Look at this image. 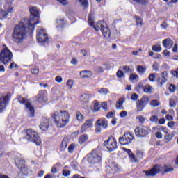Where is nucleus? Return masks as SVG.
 I'll return each mask as SVG.
<instances>
[{"mask_svg": "<svg viewBox=\"0 0 178 178\" xmlns=\"http://www.w3.org/2000/svg\"><path fill=\"white\" fill-rule=\"evenodd\" d=\"M136 22V26H140V27L143 26V19L140 17H135Z\"/></svg>", "mask_w": 178, "mask_h": 178, "instance_id": "obj_37", "label": "nucleus"}, {"mask_svg": "<svg viewBox=\"0 0 178 178\" xmlns=\"http://www.w3.org/2000/svg\"><path fill=\"white\" fill-rule=\"evenodd\" d=\"M169 105L170 108H175V106H176V102H175L173 99H170Z\"/></svg>", "mask_w": 178, "mask_h": 178, "instance_id": "obj_58", "label": "nucleus"}, {"mask_svg": "<svg viewBox=\"0 0 178 178\" xmlns=\"http://www.w3.org/2000/svg\"><path fill=\"white\" fill-rule=\"evenodd\" d=\"M93 109L95 112H98L101 109V106H99V102L95 101L92 103Z\"/></svg>", "mask_w": 178, "mask_h": 178, "instance_id": "obj_31", "label": "nucleus"}, {"mask_svg": "<svg viewBox=\"0 0 178 178\" xmlns=\"http://www.w3.org/2000/svg\"><path fill=\"white\" fill-rule=\"evenodd\" d=\"M170 73L173 77H176V79H178V69L176 70H171Z\"/></svg>", "mask_w": 178, "mask_h": 178, "instance_id": "obj_51", "label": "nucleus"}, {"mask_svg": "<svg viewBox=\"0 0 178 178\" xmlns=\"http://www.w3.org/2000/svg\"><path fill=\"white\" fill-rule=\"evenodd\" d=\"M136 155L138 158H140V159H143L144 153L142 151L138 150V151H136Z\"/></svg>", "mask_w": 178, "mask_h": 178, "instance_id": "obj_54", "label": "nucleus"}, {"mask_svg": "<svg viewBox=\"0 0 178 178\" xmlns=\"http://www.w3.org/2000/svg\"><path fill=\"white\" fill-rule=\"evenodd\" d=\"M110 167L111 168V169H113V170H114L115 172H119V170H120V168H119V165H118V164L115 162H112L110 164Z\"/></svg>", "mask_w": 178, "mask_h": 178, "instance_id": "obj_30", "label": "nucleus"}, {"mask_svg": "<svg viewBox=\"0 0 178 178\" xmlns=\"http://www.w3.org/2000/svg\"><path fill=\"white\" fill-rule=\"evenodd\" d=\"M37 33V40L38 42H40L41 44H47V42H49V37H48V33H47L45 29H38Z\"/></svg>", "mask_w": 178, "mask_h": 178, "instance_id": "obj_10", "label": "nucleus"}, {"mask_svg": "<svg viewBox=\"0 0 178 178\" xmlns=\"http://www.w3.org/2000/svg\"><path fill=\"white\" fill-rule=\"evenodd\" d=\"M175 168L170 164H165L163 166L161 165H156L151 170L148 171H143V173H145L147 177L156 176V173H170V172H173Z\"/></svg>", "mask_w": 178, "mask_h": 178, "instance_id": "obj_4", "label": "nucleus"}, {"mask_svg": "<svg viewBox=\"0 0 178 178\" xmlns=\"http://www.w3.org/2000/svg\"><path fill=\"white\" fill-rule=\"evenodd\" d=\"M152 90V88L151 86H149V85H146V86H144V88H143V91H144L146 94H151Z\"/></svg>", "mask_w": 178, "mask_h": 178, "instance_id": "obj_35", "label": "nucleus"}, {"mask_svg": "<svg viewBox=\"0 0 178 178\" xmlns=\"http://www.w3.org/2000/svg\"><path fill=\"white\" fill-rule=\"evenodd\" d=\"M136 3H140V5H145L147 3V0H132Z\"/></svg>", "mask_w": 178, "mask_h": 178, "instance_id": "obj_50", "label": "nucleus"}, {"mask_svg": "<svg viewBox=\"0 0 178 178\" xmlns=\"http://www.w3.org/2000/svg\"><path fill=\"white\" fill-rule=\"evenodd\" d=\"M116 76L118 79H122L124 76V73L122 70H118L116 73Z\"/></svg>", "mask_w": 178, "mask_h": 178, "instance_id": "obj_48", "label": "nucleus"}, {"mask_svg": "<svg viewBox=\"0 0 178 178\" xmlns=\"http://www.w3.org/2000/svg\"><path fill=\"white\" fill-rule=\"evenodd\" d=\"M134 131L137 137H147L149 134L151 129H149V127L142 126L136 127Z\"/></svg>", "mask_w": 178, "mask_h": 178, "instance_id": "obj_11", "label": "nucleus"}, {"mask_svg": "<svg viewBox=\"0 0 178 178\" xmlns=\"http://www.w3.org/2000/svg\"><path fill=\"white\" fill-rule=\"evenodd\" d=\"M98 92L102 95H106V94L108 92V90L107 88H100L99 89Z\"/></svg>", "mask_w": 178, "mask_h": 178, "instance_id": "obj_40", "label": "nucleus"}, {"mask_svg": "<svg viewBox=\"0 0 178 178\" xmlns=\"http://www.w3.org/2000/svg\"><path fill=\"white\" fill-rule=\"evenodd\" d=\"M96 72H97V73H104V67L102 66H97L96 67Z\"/></svg>", "mask_w": 178, "mask_h": 178, "instance_id": "obj_59", "label": "nucleus"}, {"mask_svg": "<svg viewBox=\"0 0 178 178\" xmlns=\"http://www.w3.org/2000/svg\"><path fill=\"white\" fill-rule=\"evenodd\" d=\"M131 99H132V101H137V99H138V95L136 93L132 94Z\"/></svg>", "mask_w": 178, "mask_h": 178, "instance_id": "obj_60", "label": "nucleus"}, {"mask_svg": "<svg viewBox=\"0 0 178 178\" xmlns=\"http://www.w3.org/2000/svg\"><path fill=\"white\" fill-rule=\"evenodd\" d=\"M152 51H154V52H161L162 51V48L159 45H154L152 48Z\"/></svg>", "mask_w": 178, "mask_h": 178, "instance_id": "obj_42", "label": "nucleus"}, {"mask_svg": "<svg viewBox=\"0 0 178 178\" xmlns=\"http://www.w3.org/2000/svg\"><path fill=\"white\" fill-rule=\"evenodd\" d=\"M29 11L31 14L30 19L25 18L23 20H27L28 29L31 31H34V26L40 23V11L38 8L35 6H29Z\"/></svg>", "mask_w": 178, "mask_h": 178, "instance_id": "obj_3", "label": "nucleus"}, {"mask_svg": "<svg viewBox=\"0 0 178 178\" xmlns=\"http://www.w3.org/2000/svg\"><path fill=\"white\" fill-rule=\"evenodd\" d=\"M149 120L152 123H155V122H158V120H159L158 115H152V116H151Z\"/></svg>", "mask_w": 178, "mask_h": 178, "instance_id": "obj_47", "label": "nucleus"}, {"mask_svg": "<svg viewBox=\"0 0 178 178\" xmlns=\"http://www.w3.org/2000/svg\"><path fill=\"white\" fill-rule=\"evenodd\" d=\"M13 58V54L8 49L6 44H3V49L0 52V61L3 65H8L10 62H12Z\"/></svg>", "mask_w": 178, "mask_h": 178, "instance_id": "obj_7", "label": "nucleus"}, {"mask_svg": "<svg viewBox=\"0 0 178 178\" xmlns=\"http://www.w3.org/2000/svg\"><path fill=\"white\" fill-rule=\"evenodd\" d=\"M63 175L65 177H67V176H70V171H69L67 170H63Z\"/></svg>", "mask_w": 178, "mask_h": 178, "instance_id": "obj_56", "label": "nucleus"}, {"mask_svg": "<svg viewBox=\"0 0 178 178\" xmlns=\"http://www.w3.org/2000/svg\"><path fill=\"white\" fill-rule=\"evenodd\" d=\"M134 136L133 134L127 132L119 138V142L122 145H129L133 141Z\"/></svg>", "mask_w": 178, "mask_h": 178, "instance_id": "obj_13", "label": "nucleus"}, {"mask_svg": "<svg viewBox=\"0 0 178 178\" xmlns=\"http://www.w3.org/2000/svg\"><path fill=\"white\" fill-rule=\"evenodd\" d=\"M150 104L151 106L156 108L157 106H159V105H161V103L158 100H152L151 101Z\"/></svg>", "mask_w": 178, "mask_h": 178, "instance_id": "obj_39", "label": "nucleus"}, {"mask_svg": "<svg viewBox=\"0 0 178 178\" xmlns=\"http://www.w3.org/2000/svg\"><path fill=\"white\" fill-rule=\"evenodd\" d=\"M36 99L39 102H47V101H48L47 92L45 91L39 92L38 95L36 96Z\"/></svg>", "mask_w": 178, "mask_h": 178, "instance_id": "obj_21", "label": "nucleus"}, {"mask_svg": "<svg viewBox=\"0 0 178 178\" xmlns=\"http://www.w3.org/2000/svg\"><path fill=\"white\" fill-rule=\"evenodd\" d=\"M29 21L27 19H22L13 29L12 34L13 41L17 44H22L23 40L26 38L27 33H33V31L29 29L27 24Z\"/></svg>", "mask_w": 178, "mask_h": 178, "instance_id": "obj_1", "label": "nucleus"}, {"mask_svg": "<svg viewBox=\"0 0 178 178\" xmlns=\"http://www.w3.org/2000/svg\"><path fill=\"white\" fill-rule=\"evenodd\" d=\"M73 84H74V82H72V81L70 80H68L66 83V86L68 88V90H72L73 88Z\"/></svg>", "mask_w": 178, "mask_h": 178, "instance_id": "obj_45", "label": "nucleus"}, {"mask_svg": "<svg viewBox=\"0 0 178 178\" xmlns=\"http://www.w3.org/2000/svg\"><path fill=\"white\" fill-rule=\"evenodd\" d=\"M87 158L90 163H99L102 161V153L99 149H96L92 150L91 154H88Z\"/></svg>", "mask_w": 178, "mask_h": 178, "instance_id": "obj_8", "label": "nucleus"}, {"mask_svg": "<svg viewBox=\"0 0 178 178\" xmlns=\"http://www.w3.org/2000/svg\"><path fill=\"white\" fill-rule=\"evenodd\" d=\"M79 74L82 79H88L92 76V74L88 70L81 71Z\"/></svg>", "mask_w": 178, "mask_h": 178, "instance_id": "obj_24", "label": "nucleus"}, {"mask_svg": "<svg viewBox=\"0 0 178 178\" xmlns=\"http://www.w3.org/2000/svg\"><path fill=\"white\" fill-rule=\"evenodd\" d=\"M137 120H139L140 123H144L147 120V118H144L143 115H139L136 117Z\"/></svg>", "mask_w": 178, "mask_h": 178, "instance_id": "obj_46", "label": "nucleus"}, {"mask_svg": "<svg viewBox=\"0 0 178 178\" xmlns=\"http://www.w3.org/2000/svg\"><path fill=\"white\" fill-rule=\"evenodd\" d=\"M104 145L108 149V151L113 152L118 148L116 140L113 138H110L104 141Z\"/></svg>", "mask_w": 178, "mask_h": 178, "instance_id": "obj_15", "label": "nucleus"}, {"mask_svg": "<svg viewBox=\"0 0 178 178\" xmlns=\"http://www.w3.org/2000/svg\"><path fill=\"white\" fill-rule=\"evenodd\" d=\"M130 80H137L138 81V75L137 74H131L129 76Z\"/></svg>", "mask_w": 178, "mask_h": 178, "instance_id": "obj_49", "label": "nucleus"}, {"mask_svg": "<svg viewBox=\"0 0 178 178\" xmlns=\"http://www.w3.org/2000/svg\"><path fill=\"white\" fill-rule=\"evenodd\" d=\"M156 79V76L155 74H151L149 76V81H151L152 83H154L155 80Z\"/></svg>", "mask_w": 178, "mask_h": 178, "instance_id": "obj_44", "label": "nucleus"}, {"mask_svg": "<svg viewBox=\"0 0 178 178\" xmlns=\"http://www.w3.org/2000/svg\"><path fill=\"white\" fill-rule=\"evenodd\" d=\"M49 128V119L47 118H42L40 121V129L43 131H47Z\"/></svg>", "mask_w": 178, "mask_h": 178, "instance_id": "obj_18", "label": "nucleus"}, {"mask_svg": "<svg viewBox=\"0 0 178 178\" xmlns=\"http://www.w3.org/2000/svg\"><path fill=\"white\" fill-rule=\"evenodd\" d=\"M53 95L54 97H56V98H60V97H63V92H62L58 89H56L54 91Z\"/></svg>", "mask_w": 178, "mask_h": 178, "instance_id": "obj_32", "label": "nucleus"}, {"mask_svg": "<svg viewBox=\"0 0 178 178\" xmlns=\"http://www.w3.org/2000/svg\"><path fill=\"white\" fill-rule=\"evenodd\" d=\"M149 101L148 97H143L141 99L138 100L136 102V109L138 112H141L144 108H145V105H147Z\"/></svg>", "mask_w": 178, "mask_h": 178, "instance_id": "obj_16", "label": "nucleus"}, {"mask_svg": "<svg viewBox=\"0 0 178 178\" xmlns=\"http://www.w3.org/2000/svg\"><path fill=\"white\" fill-rule=\"evenodd\" d=\"M76 116L78 122L80 123H83V122H84V115H83L80 111H76Z\"/></svg>", "mask_w": 178, "mask_h": 178, "instance_id": "obj_26", "label": "nucleus"}, {"mask_svg": "<svg viewBox=\"0 0 178 178\" xmlns=\"http://www.w3.org/2000/svg\"><path fill=\"white\" fill-rule=\"evenodd\" d=\"M74 149V145L72 144L68 147V151L69 152H73Z\"/></svg>", "mask_w": 178, "mask_h": 178, "instance_id": "obj_63", "label": "nucleus"}, {"mask_svg": "<svg viewBox=\"0 0 178 178\" xmlns=\"http://www.w3.org/2000/svg\"><path fill=\"white\" fill-rule=\"evenodd\" d=\"M10 13H13V7L11 6L5 5L3 9L0 10V20L6 19L8 15Z\"/></svg>", "mask_w": 178, "mask_h": 178, "instance_id": "obj_14", "label": "nucleus"}, {"mask_svg": "<svg viewBox=\"0 0 178 178\" xmlns=\"http://www.w3.org/2000/svg\"><path fill=\"white\" fill-rule=\"evenodd\" d=\"M173 139V135L168 134L165 137V140L167 143H169V141H172Z\"/></svg>", "mask_w": 178, "mask_h": 178, "instance_id": "obj_52", "label": "nucleus"}, {"mask_svg": "<svg viewBox=\"0 0 178 178\" xmlns=\"http://www.w3.org/2000/svg\"><path fill=\"white\" fill-rule=\"evenodd\" d=\"M92 120H86L81 127V133H85L88 129L93 127Z\"/></svg>", "mask_w": 178, "mask_h": 178, "instance_id": "obj_19", "label": "nucleus"}, {"mask_svg": "<svg viewBox=\"0 0 178 178\" xmlns=\"http://www.w3.org/2000/svg\"><path fill=\"white\" fill-rule=\"evenodd\" d=\"M79 1L83 9H86L87 6H88V1L87 0H79Z\"/></svg>", "mask_w": 178, "mask_h": 178, "instance_id": "obj_38", "label": "nucleus"}, {"mask_svg": "<svg viewBox=\"0 0 178 178\" xmlns=\"http://www.w3.org/2000/svg\"><path fill=\"white\" fill-rule=\"evenodd\" d=\"M129 158L131 162H132L133 163L138 162V159L136 158V155L134 154H130Z\"/></svg>", "mask_w": 178, "mask_h": 178, "instance_id": "obj_41", "label": "nucleus"}, {"mask_svg": "<svg viewBox=\"0 0 178 178\" xmlns=\"http://www.w3.org/2000/svg\"><path fill=\"white\" fill-rule=\"evenodd\" d=\"M31 72L32 74H38L40 69L38 68V67H33V68H31Z\"/></svg>", "mask_w": 178, "mask_h": 178, "instance_id": "obj_43", "label": "nucleus"}, {"mask_svg": "<svg viewBox=\"0 0 178 178\" xmlns=\"http://www.w3.org/2000/svg\"><path fill=\"white\" fill-rule=\"evenodd\" d=\"M55 81L57 82V83H62V77L60 76H57L55 79Z\"/></svg>", "mask_w": 178, "mask_h": 178, "instance_id": "obj_64", "label": "nucleus"}, {"mask_svg": "<svg viewBox=\"0 0 178 178\" xmlns=\"http://www.w3.org/2000/svg\"><path fill=\"white\" fill-rule=\"evenodd\" d=\"M120 118H126V116H127V111H122L120 113Z\"/></svg>", "mask_w": 178, "mask_h": 178, "instance_id": "obj_62", "label": "nucleus"}, {"mask_svg": "<svg viewBox=\"0 0 178 178\" xmlns=\"http://www.w3.org/2000/svg\"><path fill=\"white\" fill-rule=\"evenodd\" d=\"M24 138L27 140V141H30L31 143H35L36 145H41V138L38 136V134L32 129H26L24 131Z\"/></svg>", "mask_w": 178, "mask_h": 178, "instance_id": "obj_6", "label": "nucleus"}, {"mask_svg": "<svg viewBox=\"0 0 178 178\" xmlns=\"http://www.w3.org/2000/svg\"><path fill=\"white\" fill-rule=\"evenodd\" d=\"M70 115L66 111H56L53 114V119L58 127H65L67 123H69V118Z\"/></svg>", "mask_w": 178, "mask_h": 178, "instance_id": "obj_5", "label": "nucleus"}, {"mask_svg": "<svg viewBox=\"0 0 178 178\" xmlns=\"http://www.w3.org/2000/svg\"><path fill=\"white\" fill-rule=\"evenodd\" d=\"M102 108L104 109V111H108V104L106 102L102 103Z\"/></svg>", "mask_w": 178, "mask_h": 178, "instance_id": "obj_57", "label": "nucleus"}, {"mask_svg": "<svg viewBox=\"0 0 178 178\" xmlns=\"http://www.w3.org/2000/svg\"><path fill=\"white\" fill-rule=\"evenodd\" d=\"M169 91L170 92H175L176 91V86L171 84L169 86Z\"/></svg>", "mask_w": 178, "mask_h": 178, "instance_id": "obj_53", "label": "nucleus"}, {"mask_svg": "<svg viewBox=\"0 0 178 178\" xmlns=\"http://www.w3.org/2000/svg\"><path fill=\"white\" fill-rule=\"evenodd\" d=\"M18 101L19 104H23V105H25V111L27 112L29 118H34V114L35 113V111L34 110V107L30 102H29V100L26 99H24L22 97H18Z\"/></svg>", "mask_w": 178, "mask_h": 178, "instance_id": "obj_9", "label": "nucleus"}, {"mask_svg": "<svg viewBox=\"0 0 178 178\" xmlns=\"http://www.w3.org/2000/svg\"><path fill=\"white\" fill-rule=\"evenodd\" d=\"M122 69H123V70H124L125 72H128L129 73H130V72H131L130 67L128 65L124 66Z\"/></svg>", "mask_w": 178, "mask_h": 178, "instance_id": "obj_61", "label": "nucleus"}, {"mask_svg": "<svg viewBox=\"0 0 178 178\" xmlns=\"http://www.w3.org/2000/svg\"><path fill=\"white\" fill-rule=\"evenodd\" d=\"M90 99H91V95L87 94V93L83 94V95L81 96V97H80V100H81L82 102H88Z\"/></svg>", "mask_w": 178, "mask_h": 178, "instance_id": "obj_25", "label": "nucleus"}, {"mask_svg": "<svg viewBox=\"0 0 178 178\" xmlns=\"http://www.w3.org/2000/svg\"><path fill=\"white\" fill-rule=\"evenodd\" d=\"M19 67V65L15 63H11L8 67V69H17Z\"/></svg>", "mask_w": 178, "mask_h": 178, "instance_id": "obj_55", "label": "nucleus"}, {"mask_svg": "<svg viewBox=\"0 0 178 178\" xmlns=\"http://www.w3.org/2000/svg\"><path fill=\"white\" fill-rule=\"evenodd\" d=\"M169 77V74L168 73L167 71H164L161 73V77H159L157 79V83H160L161 86L163 84H165L168 81V79Z\"/></svg>", "mask_w": 178, "mask_h": 178, "instance_id": "obj_20", "label": "nucleus"}, {"mask_svg": "<svg viewBox=\"0 0 178 178\" xmlns=\"http://www.w3.org/2000/svg\"><path fill=\"white\" fill-rule=\"evenodd\" d=\"M136 90L137 92H143V91H144V86L143 85V83H138L136 86Z\"/></svg>", "mask_w": 178, "mask_h": 178, "instance_id": "obj_34", "label": "nucleus"}, {"mask_svg": "<svg viewBox=\"0 0 178 178\" xmlns=\"http://www.w3.org/2000/svg\"><path fill=\"white\" fill-rule=\"evenodd\" d=\"M9 99H10V94L0 97V112L5 111V108H6V105H8V103L9 102Z\"/></svg>", "mask_w": 178, "mask_h": 178, "instance_id": "obj_17", "label": "nucleus"}, {"mask_svg": "<svg viewBox=\"0 0 178 178\" xmlns=\"http://www.w3.org/2000/svg\"><path fill=\"white\" fill-rule=\"evenodd\" d=\"M88 140V135L83 134L80 136L79 143V144H84V143H86V141H87Z\"/></svg>", "mask_w": 178, "mask_h": 178, "instance_id": "obj_28", "label": "nucleus"}, {"mask_svg": "<svg viewBox=\"0 0 178 178\" xmlns=\"http://www.w3.org/2000/svg\"><path fill=\"white\" fill-rule=\"evenodd\" d=\"M95 127L96 133H101V131H102V129H108V120L105 118H100L97 120Z\"/></svg>", "mask_w": 178, "mask_h": 178, "instance_id": "obj_12", "label": "nucleus"}, {"mask_svg": "<svg viewBox=\"0 0 178 178\" xmlns=\"http://www.w3.org/2000/svg\"><path fill=\"white\" fill-rule=\"evenodd\" d=\"M163 45L166 49H170L173 47V40L171 39H165L163 40Z\"/></svg>", "mask_w": 178, "mask_h": 178, "instance_id": "obj_23", "label": "nucleus"}, {"mask_svg": "<svg viewBox=\"0 0 178 178\" xmlns=\"http://www.w3.org/2000/svg\"><path fill=\"white\" fill-rule=\"evenodd\" d=\"M88 23L90 27H93L95 31H101L103 37L106 38V40H109L111 38V29L106 25V23L104 21H99L96 24H94V19H92V15H89Z\"/></svg>", "mask_w": 178, "mask_h": 178, "instance_id": "obj_2", "label": "nucleus"}, {"mask_svg": "<svg viewBox=\"0 0 178 178\" xmlns=\"http://www.w3.org/2000/svg\"><path fill=\"white\" fill-rule=\"evenodd\" d=\"M117 109H123V98H120L116 103Z\"/></svg>", "mask_w": 178, "mask_h": 178, "instance_id": "obj_33", "label": "nucleus"}, {"mask_svg": "<svg viewBox=\"0 0 178 178\" xmlns=\"http://www.w3.org/2000/svg\"><path fill=\"white\" fill-rule=\"evenodd\" d=\"M147 69L144 67H143V65H138L137 67V72H138V73H141L142 74H144V73H145Z\"/></svg>", "mask_w": 178, "mask_h": 178, "instance_id": "obj_36", "label": "nucleus"}, {"mask_svg": "<svg viewBox=\"0 0 178 178\" xmlns=\"http://www.w3.org/2000/svg\"><path fill=\"white\" fill-rule=\"evenodd\" d=\"M68 143L69 140H67V138H64L60 145V148L62 150L66 149V148H67Z\"/></svg>", "mask_w": 178, "mask_h": 178, "instance_id": "obj_27", "label": "nucleus"}, {"mask_svg": "<svg viewBox=\"0 0 178 178\" xmlns=\"http://www.w3.org/2000/svg\"><path fill=\"white\" fill-rule=\"evenodd\" d=\"M15 162H18L19 165H22L20 168V172H22V175H28L29 168L27 167V165L23 164L25 162L24 159L17 160L15 161Z\"/></svg>", "mask_w": 178, "mask_h": 178, "instance_id": "obj_22", "label": "nucleus"}, {"mask_svg": "<svg viewBox=\"0 0 178 178\" xmlns=\"http://www.w3.org/2000/svg\"><path fill=\"white\" fill-rule=\"evenodd\" d=\"M57 27H60L63 29V27H65V22L63 19L62 18H58L56 20Z\"/></svg>", "mask_w": 178, "mask_h": 178, "instance_id": "obj_29", "label": "nucleus"}]
</instances>
